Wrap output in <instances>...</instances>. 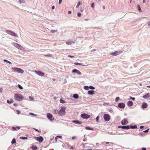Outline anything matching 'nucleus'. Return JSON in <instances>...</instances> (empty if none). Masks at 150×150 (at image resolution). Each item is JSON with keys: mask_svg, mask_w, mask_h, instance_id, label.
<instances>
[{"mask_svg": "<svg viewBox=\"0 0 150 150\" xmlns=\"http://www.w3.org/2000/svg\"><path fill=\"white\" fill-rule=\"evenodd\" d=\"M73 43V41H67L66 42V43L67 45H71Z\"/></svg>", "mask_w": 150, "mask_h": 150, "instance_id": "obj_24", "label": "nucleus"}, {"mask_svg": "<svg viewBox=\"0 0 150 150\" xmlns=\"http://www.w3.org/2000/svg\"><path fill=\"white\" fill-rule=\"evenodd\" d=\"M5 31L6 32V33H7L8 34H10L12 36L15 37L17 36V34L15 33L14 32H13L12 31L9 30H5Z\"/></svg>", "mask_w": 150, "mask_h": 150, "instance_id": "obj_6", "label": "nucleus"}, {"mask_svg": "<svg viewBox=\"0 0 150 150\" xmlns=\"http://www.w3.org/2000/svg\"><path fill=\"white\" fill-rule=\"evenodd\" d=\"M36 139L40 142H42L43 140V138L40 136L39 137H36Z\"/></svg>", "mask_w": 150, "mask_h": 150, "instance_id": "obj_13", "label": "nucleus"}, {"mask_svg": "<svg viewBox=\"0 0 150 150\" xmlns=\"http://www.w3.org/2000/svg\"><path fill=\"white\" fill-rule=\"evenodd\" d=\"M14 98L16 100H22L23 98V97L21 95L16 94L14 95Z\"/></svg>", "mask_w": 150, "mask_h": 150, "instance_id": "obj_3", "label": "nucleus"}, {"mask_svg": "<svg viewBox=\"0 0 150 150\" xmlns=\"http://www.w3.org/2000/svg\"><path fill=\"white\" fill-rule=\"evenodd\" d=\"M32 149L33 150H35L38 149L37 147L35 146H33L32 147Z\"/></svg>", "mask_w": 150, "mask_h": 150, "instance_id": "obj_28", "label": "nucleus"}, {"mask_svg": "<svg viewBox=\"0 0 150 150\" xmlns=\"http://www.w3.org/2000/svg\"><path fill=\"white\" fill-rule=\"evenodd\" d=\"M59 101H60V102L62 103H64L65 102L64 100L61 99H60Z\"/></svg>", "mask_w": 150, "mask_h": 150, "instance_id": "obj_31", "label": "nucleus"}, {"mask_svg": "<svg viewBox=\"0 0 150 150\" xmlns=\"http://www.w3.org/2000/svg\"><path fill=\"white\" fill-rule=\"evenodd\" d=\"M2 92V88H0V92Z\"/></svg>", "mask_w": 150, "mask_h": 150, "instance_id": "obj_61", "label": "nucleus"}, {"mask_svg": "<svg viewBox=\"0 0 150 150\" xmlns=\"http://www.w3.org/2000/svg\"><path fill=\"white\" fill-rule=\"evenodd\" d=\"M4 62H6L8 63H9V64H11V62L8 61L6 59H4Z\"/></svg>", "mask_w": 150, "mask_h": 150, "instance_id": "obj_35", "label": "nucleus"}, {"mask_svg": "<svg viewBox=\"0 0 150 150\" xmlns=\"http://www.w3.org/2000/svg\"><path fill=\"white\" fill-rule=\"evenodd\" d=\"M20 139H27L28 138L27 137H20Z\"/></svg>", "mask_w": 150, "mask_h": 150, "instance_id": "obj_40", "label": "nucleus"}, {"mask_svg": "<svg viewBox=\"0 0 150 150\" xmlns=\"http://www.w3.org/2000/svg\"><path fill=\"white\" fill-rule=\"evenodd\" d=\"M125 104L122 103H120L118 105V107L121 108H124L125 106Z\"/></svg>", "mask_w": 150, "mask_h": 150, "instance_id": "obj_12", "label": "nucleus"}, {"mask_svg": "<svg viewBox=\"0 0 150 150\" xmlns=\"http://www.w3.org/2000/svg\"><path fill=\"white\" fill-rule=\"evenodd\" d=\"M99 116H97L96 117V121L97 122H98V120L99 119Z\"/></svg>", "mask_w": 150, "mask_h": 150, "instance_id": "obj_49", "label": "nucleus"}, {"mask_svg": "<svg viewBox=\"0 0 150 150\" xmlns=\"http://www.w3.org/2000/svg\"><path fill=\"white\" fill-rule=\"evenodd\" d=\"M51 32L53 33H54L55 32H57V30H51Z\"/></svg>", "mask_w": 150, "mask_h": 150, "instance_id": "obj_41", "label": "nucleus"}, {"mask_svg": "<svg viewBox=\"0 0 150 150\" xmlns=\"http://www.w3.org/2000/svg\"><path fill=\"white\" fill-rule=\"evenodd\" d=\"M45 57H52V55L51 54H49L48 55H45Z\"/></svg>", "mask_w": 150, "mask_h": 150, "instance_id": "obj_45", "label": "nucleus"}, {"mask_svg": "<svg viewBox=\"0 0 150 150\" xmlns=\"http://www.w3.org/2000/svg\"><path fill=\"white\" fill-rule=\"evenodd\" d=\"M149 130V129H148L147 130H146L145 131H143V132H148Z\"/></svg>", "mask_w": 150, "mask_h": 150, "instance_id": "obj_48", "label": "nucleus"}, {"mask_svg": "<svg viewBox=\"0 0 150 150\" xmlns=\"http://www.w3.org/2000/svg\"><path fill=\"white\" fill-rule=\"evenodd\" d=\"M13 44L15 47L19 50H23L24 49L23 47L21 45L18 43H13Z\"/></svg>", "mask_w": 150, "mask_h": 150, "instance_id": "obj_4", "label": "nucleus"}, {"mask_svg": "<svg viewBox=\"0 0 150 150\" xmlns=\"http://www.w3.org/2000/svg\"><path fill=\"white\" fill-rule=\"evenodd\" d=\"M76 137L75 136H73L72 137V139H74L76 138Z\"/></svg>", "mask_w": 150, "mask_h": 150, "instance_id": "obj_54", "label": "nucleus"}, {"mask_svg": "<svg viewBox=\"0 0 150 150\" xmlns=\"http://www.w3.org/2000/svg\"><path fill=\"white\" fill-rule=\"evenodd\" d=\"M133 103L131 101H129L128 102L127 105L129 106H131L132 105Z\"/></svg>", "mask_w": 150, "mask_h": 150, "instance_id": "obj_20", "label": "nucleus"}, {"mask_svg": "<svg viewBox=\"0 0 150 150\" xmlns=\"http://www.w3.org/2000/svg\"><path fill=\"white\" fill-rule=\"evenodd\" d=\"M103 9H105V6H103Z\"/></svg>", "mask_w": 150, "mask_h": 150, "instance_id": "obj_62", "label": "nucleus"}, {"mask_svg": "<svg viewBox=\"0 0 150 150\" xmlns=\"http://www.w3.org/2000/svg\"><path fill=\"white\" fill-rule=\"evenodd\" d=\"M123 52V51L121 50L120 51H117L110 53V54L112 56H116L119 55L120 54L122 53Z\"/></svg>", "mask_w": 150, "mask_h": 150, "instance_id": "obj_5", "label": "nucleus"}, {"mask_svg": "<svg viewBox=\"0 0 150 150\" xmlns=\"http://www.w3.org/2000/svg\"><path fill=\"white\" fill-rule=\"evenodd\" d=\"M58 138L59 137L61 139H62V136H59L58 135L57 136Z\"/></svg>", "mask_w": 150, "mask_h": 150, "instance_id": "obj_51", "label": "nucleus"}, {"mask_svg": "<svg viewBox=\"0 0 150 150\" xmlns=\"http://www.w3.org/2000/svg\"><path fill=\"white\" fill-rule=\"evenodd\" d=\"M92 150V149H84V150Z\"/></svg>", "mask_w": 150, "mask_h": 150, "instance_id": "obj_64", "label": "nucleus"}, {"mask_svg": "<svg viewBox=\"0 0 150 150\" xmlns=\"http://www.w3.org/2000/svg\"><path fill=\"white\" fill-rule=\"evenodd\" d=\"M73 97L77 99L78 98V95L77 94H74L73 95Z\"/></svg>", "mask_w": 150, "mask_h": 150, "instance_id": "obj_27", "label": "nucleus"}, {"mask_svg": "<svg viewBox=\"0 0 150 150\" xmlns=\"http://www.w3.org/2000/svg\"><path fill=\"white\" fill-rule=\"evenodd\" d=\"M35 72L38 75L41 76H43L44 75V73L43 72L35 70Z\"/></svg>", "mask_w": 150, "mask_h": 150, "instance_id": "obj_9", "label": "nucleus"}, {"mask_svg": "<svg viewBox=\"0 0 150 150\" xmlns=\"http://www.w3.org/2000/svg\"><path fill=\"white\" fill-rule=\"evenodd\" d=\"M89 87L87 86H85L84 87V88L86 90H88Z\"/></svg>", "mask_w": 150, "mask_h": 150, "instance_id": "obj_32", "label": "nucleus"}, {"mask_svg": "<svg viewBox=\"0 0 150 150\" xmlns=\"http://www.w3.org/2000/svg\"><path fill=\"white\" fill-rule=\"evenodd\" d=\"M137 8H138V9L139 10V11L140 12H141L142 10H141V7H140V6L139 5H137Z\"/></svg>", "mask_w": 150, "mask_h": 150, "instance_id": "obj_30", "label": "nucleus"}, {"mask_svg": "<svg viewBox=\"0 0 150 150\" xmlns=\"http://www.w3.org/2000/svg\"><path fill=\"white\" fill-rule=\"evenodd\" d=\"M81 4H82L81 2H80V1H79L78 3L77 4V5L76 6V8H79V5H81Z\"/></svg>", "mask_w": 150, "mask_h": 150, "instance_id": "obj_23", "label": "nucleus"}, {"mask_svg": "<svg viewBox=\"0 0 150 150\" xmlns=\"http://www.w3.org/2000/svg\"><path fill=\"white\" fill-rule=\"evenodd\" d=\"M54 114H56L58 112V110H54Z\"/></svg>", "mask_w": 150, "mask_h": 150, "instance_id": "obj_39", "label": "nucleus"}, {"mask_svg": "<svg viewBox=\"0 0 150 150\" xmlns=\"http://www.w3.org/2000/svg\"><path fill=\"white\" fill-rule=\"evenodd\" d=\"M72 72L74 73H76L77 74H81V72L79 71V70H77L76 69H74L72 70Z\"/></svg>", "mask_w": 150, "mask_h": 150, "instance_id": "obj_14", "label": "nucleus"}, {"mask_svg": "<svg viewBox=\"0 0 150 150\" xmlns=\"http://www.w3.org/2000/svg\"><path fill=\"white\" fill-rule=\"evenodd\" d=\"M47 117L50 120H53L54 118L53 117V116L52 114L50 113H48L47 114Z\"/></svg>", "mask_w": 150, "mask_h": 150, "instance_id": "obj_10", "label": "nucleus"}, {"mask_svg": "<svg viewBox=\"0 0 150 150\" xmlns=\"http://www.w3.org/2000/svg\"><path fill=\"white\" fill-rule=\"evenodd\" d=\"M141 150H146V149L145 148H142Z\"/></svg>", "mask_w": 150, "mask_h": 150, "instance_id": "obj_52", "label": "nucleus"}, {"mask_svg": "<svg viewBox=\"0 0 150 150\" xmlns=\"http://www.w3.org/2000/svg\"><path fill=\"white\" fill-rule=\"evenodd\" d=\"M142 106L143 108H146L148 107V104L144 102L142 104Z\"/></svg>", "mask_w": 150, "mask_h": 150, "instance_id": "obj_15", "label": "nucleus"}, {"mask_svg": "<svg viewBox=\"0 0 150 150\" xmlns=\"http://www.w3.org/2000/svg\"><path fill=\"white\" fill-rule=\"evenodd\" d=\"M66 108L65 107H62L58 112L59 115L60 116H63L64 115L65 113V110Z\"/></svg>", "mask_w": 150, "mask_h": 150, "instance_id": "obj_2", "label": "nucleus"}, {"mask_svg": "<svg viewBox=\"0 0 150 150\" xmlns=\"http://www.w3.org/2000/svg\"><path fill=\"white\" fill-rule=\"evenodd\" d=\"M94 92H95V91H89L88 93L90 95H93L94 94Z\"/></svg>", "mask_w": 150, "mask_h": 150, "instance_id": "obj_18", "label": "nucleus"}, {"mask_svg": "<svg viewBox=\"0 0 150 150\" xmlns=\"http://www.w3.org/2000/svg\"><path fill=\"white\" fill-rule=\"evenodd\" d=\"M121 128L122 129H129V125L127 126H122Z\"/></svg>", "mask_w": 150, "mask_h": 150, "instance_id": "obj_17", "label": "nucleus"}, {"mask_svg": "<svg viewBox=\"0 0 150 150\" xmlns=\"http://www.w3.org/2000/svg\"><path fill=\"white\" fill-rule=\"evenodd\" d=\"M74 64L76 65H81L80 64V63H78V62H76L74 63Z\"/></svg>", "mask_w": 150, "mask_h": 150, "instance_id": "obj_50", "label": "nucleus"}, {"mask_svg": "<svg viewBox=\"0 0 150 150\" xmlns=\"http://www.w3.org/2000/svg\"><path fill=\"white\" fill-rule=\"evenodd\" d=\"M130 98L132 100H134L135 99V98H132V97H130Z\"/></svg>", "mask_w": 150, "mask_h": 150, "instance_id": "obj_55", "label": "nucleus"}, {"mask_svg": "<svg viewBox=\"0 0 150 150\" xmlns=\"http://www.w3.org/2000/svg\"><path fill=\"white\" fill-rule=\"evenodd\" d=\"M150 96L149 93H148L143 96L144 98H147L149 97Z\"/></svg>", "mask_w": 150, "mask_h": 150, "instance_id": "obj_16", "label": "nucleus"}, {"mask_svg": "<svg viewBox=\"0 0 150 150\" xmlns=\"http://www.w3.org/2000/svg\"><path fill=\"white\" fill-rule=\"evenodd\" d=\"M68 57H71V58H72V57H74V56H71V55H68Z\"/></svg>", "mask_w": 150, "mask_h": 150, "instance_id": "obj_56", "label": "nucleus"}, {"mask_svg": "<svg viewBox=\"0 0 150 150\" xmlns=\"http://www.w3.org/2000/svg\"><path fill=\"white\" fill-rule=\"evenodd\" d=\"M89 88L90 89L93 90L94 89H95V87L92 86H90Z\"/></svg>", "mask_w": 150, "mask_h": 150, "instance_id": "obj_33", "label": "nucleus"}, {"mask_svg": "<svg viewBox=\"0 0 150 150\" xmlns=\"http://www.w3.org/2000/svg\"><path fill=\"white\" fill-rule=\"evenodd\" d=\"M143 133L142 132H140L139 133V134L140 136H142L143 135Z\"/></svg>", "mask_w": 150, "mask_h": 150, "instance_id": "obj_46", "label": "nucleus"}, {"mask_svg": "<svg viewBox=\"0 0 150 150\" xmlns=\"http://www.w3.org/2000/svg\"><path fill=\"white\" fill-rule=\"evenodd\" d=\"M143 127H144V126H141L140 127V129H142L143 128Z\"/></svg>", "mask_w": 150, "mask_h": 150, "instance_id": "obj_58", "label": "nucleus"}, {"mask_svg": "<svg viewBox=\"0 0 150 150\" xmlns=\"http://www.w3.org/2000/svg\"><path fill=\"white\" fill-rule=\"evenodd\" d=\"M20 129V127L19 126L14 127H12V129L13 130H16L17 129Z\"/></svg>", "mask_w": 150, "mask_h": 150, "instance_id": "obj_19", "label": "nucleus"}, {"mask_svg": "<svg viewBox=\"0 0 150 150\" xmlns=\"http://www.w3.org/2000/svg\"><path fill=\"white\" fill-rule=\"evenodd\" d=\"M57 138H58V137H55V140H56V142H57Z\"/></svg>", "mask_w": 150, "mask_h": 150, "instance_id": "obj_63", "label": "nucleus"}, {"mask_svg": "<svg viewBox=\"0 0 150 150\" xmlns=\"http://www.w3.org/2000/svg\"><path fill=\"white\" fill-rule=\"evenodd\" d=\"M54 8H55V6H53L52 7V9L53 10L54 9Z\"/></svg>", "mask_w": 150, "mask_h": 150, "instance_id": "obj_59", "label": "nucleus"}, {"mask_svg": "<svg viewBox=\"0 0 150 150\" xmlns=\"http://www.w3.org/2000/svg\"><path fill=\"white\" fill-rule=\"evenodd\" d=\"M128 123V122L127 119H124L121 121V124L122 125H126Z\"/></svg>", "mask_w": 150, "mask_h": 150, "instance_id": "obj_11", "label": "nucleus"}, {"mask_svg": "<svg viewBox=\"0 0 150 150\" xmlns=\"http://www.w3.org/2000/svg\"><path fill=\"white\" fill-rule=\"evenodd\" d=\"M13 102V100H7V103H12Z\"/></svg>", "mask_w": 150, "mask_h": 150, "instance_id": "obj_26", "label": "nucleus"}, {"mask_svg": "<svg viewBox=\"0 0 150 150\" xmlns=\"http://www.w3.org/2000/svg\"><path fill=\"white\" fill-rule=\"evenodd\" d=\"M81 116L82 118L85 119L89 118L90 117L89 115L86 113L81 114Z\"/></svg>", "mask_w": 150, "mask_h": 150, "instance_id": "obj_7", "label": "nucleus"}, {"mask_svg": "<svg viewBox=\"0 0 150 150\" xmlns=\"http://www.w3.org/2000/svg\"><path fill=\"white\" fill-rule=\"evenodd\" d=\"M68 13L69 14H71V11H69L68 12Z\"/></svg>", "mask_w": 150, "mask_h": 150, "instance_id": "obj_57", "label": "nucleus"}, {"mask_svg": "<svg viewBox=\"0 0 150 150\" xmlns=\"http://www.w3.org/2000/svg\"><path fill=\"white\" fill-rule=\"evenodd\" d=\"M18 86L19 87V88L21 89H23V87L20 84H18Z\"/></svg>", "mask_w": 150, "mask_h": 150, "instance_id": "obj_36", "label": "nucleus"}, {"mask_svg": "<svg viewBox=\"0 0 150 150\" xmlns=\"http://www.w3.org/2000/svg\"><path fill=\"white\" fill-rule=\"evenodd\" d=\"M11 70L14 72H17L19 73H21L22 74L24 72V71L23 69L17 67H12L11 68Z\"/></svg>", "mask_w": 150, "mask_h": 150, "instance_id": "obj_1", "label": "nucleus"}, {"mask_svg": "<svg viewBox=\"0 0 150 150\" xmlns=\"http://www.w3.org/2000/svg\"><path fill=\"white\" fill-rule=\"evenodd\" d=\"M16 112L18 114H20L21 113L20 111L19 110H17Z\"/></svg>", "mask_w": 150, "mask_h": 150, "instance_id": "obj_42", "label": "nucleus"}, {"mask_svg": "<svg viewBox=\"0 0 150 150\" xmlns=\"http://www.w3.org/2000/svg\"><path fill=\"white\" fill-rule=\"evenodd\" d=\"M129 129H136L137 128V126L136 125H130V126H129Z\"/></svg>", "mask_w": 150, "mask_h": 150, "instance_id": "obj_22", "label": "nucleus"}, {"mask_svg": "<svg viewBox=\"0 0 150 150\" xmlns=\"http://www.w3.org/2000/svg\"><path fill=\"white\" fill-rule=\"evenodd\" d=\"M36 131H37V132H39V131H38V129H35V128H33Z\"/></svg>", "mask_w": 150, "mask_h": 150, "instance_id": "obj_60", "label": "nucleus"}, {"mask_svg": "<svg viewBox=\"0 0 150 150\" xmlns=\"http://www.w3.org/2000/svg\"><path fill=\"white\" fill-rule=\"evenodd\" d=\"M85 129L87 130H93V129L92 128H91L90 127H85Z\"/></svg>", "mask_w": 150, "mask_h": 150, "instance_id": "obj_25", "label": "nucleus"}, {"mask_svg": "<svg viewBox=\"0 0 150 150\" xmlns=\"http://www.w3.org/2000/svg\"><path fill=\"white\" fill-rule=\"evenodd\" d=\"M91 7L93 8H94L95 7L94 3H92L91 4Z\"/></svg>", "mask_w": 150, "mask_h": 150, "instance_id": "obj_37", "label": "nucleus"}, {"mask_svg": "<svg viewBox=\"0 0 150 150\" xmlns=\"http://www.w3.org/2000/svg\"><path fill=\"white\" fill-rule=\"evenodd\" d=\"M73 122H74L75 124H79V125H80V124H81V123H82V122H79L77 121H75V120L73 121Z\"/></svg>", "mask_w": 150, "mask_h": 150, "instance_id": "obj_21", "label": "nucleus"}, {"mask_svg": "<svg viewBox=\"0 0 150 150\" xmlns=\"http://www.w3.org/2000/svg\"><path fill=\"white\" fill-rule=\"evenodd\" d=\"M62 2V0H59V4H60Z\"/></svg>", "mask_w": 150, "mask_h": 150, "instance_id": "obj_53", "label": "nucleus"}, {"mask_svg": "<svg viewBox=\"0 0 150 150\" xmlns=\"http://www.w3.org/2000/svg\"><path fill=\"white\" fill-rule=\"evenodd\" d=\"M103 118L105 121H108L110 120V116L108 114H105L103 115Z\"/></svg>", "mask_w": 150, "mask_h": 150, "instance_id": "obj_8", "label": "nucleus"}, {"mask_svg": "<svg viewBox=\"0 0 150 150\" xmlns=\"http://www.w3.org/2000/svg\"><path fill=\"white\" fill-rule=\"evenodd\" d=\"M119 100L120 98L119 97H117L115 98V101L117 102Z\"/></svg>", "mask_w": 150, "mask_h": 150, "instance_id": "obj_34", "label": "nucleus"}, {"mask_svg": "<svg viewBox=\"0 0 150 150\" xmlns=\"http://www.w3.org/2000/svg\"><path fill=\"white\" fill-rule=\"evenodd\" d=\"M29 114L30 115H33V116H36L37 115H35V114H34L33 113H31V112H30L29 113Z\"/></svg>", "mask_w": 150, "mask_h": 150, "instance_id": "obj_43", "label": "nucleus"}, {"mask_svg": "<svg viewBox=\"0 0 150 150\" xmlns=\"http://www.w3.org/2000/svg\"><path fill=\"white\" fill-rule=\"evenodd\" d=\"M16 143V139L14 138L12 140L11 142V144H13L14 143Z\"/></svg>", "mask_w": 150, "mask_h": 150, "instance_id": "obj_29", "label": "nucleus"}, {"mask_svg": "<svg viewBox=\"0 0 150 150\" xmlns=\"http://www.w3.org/2000/svg\"><path fill=\"white\" fill-rule=\"evenodd\" d=\"M105 144H110L111 145V144H113L112 143H110V142H106L105 143Z\"/></svg>", "mask_w": 150, "mask_h": 150, "instance_id": "obj_47", "label": "nucleus"}, {"mask_svg": "<svg viewBox=\"0 0 150 150\" xmlns=\"http://www.w3.org/2000/svg\"><path fill=\"white\" fill-rule=\"evenodd\" d=\"M29 98L30 100H33L34 99V98L33 97H31L30 96H29Z\"/></svg>", "mask_w": 150, "mask_h": 150, "instance_id": "obj_38", "label": "nucleus"}, {"mask_svg": "<svg viewBox=\"0 0 150 150\" xmlns=\"http://www.w3.org/2000/svg\"><path fill=\"white\" fill-rule=\"evenodd\" d=\"M77 16L78 17H80L81 16V14L80 13H77Z\"/></svg>", "mask_w": 150, "mask_h": 150, "instance_id": "obj_44", "label": "nucleus"}]
</instances>
